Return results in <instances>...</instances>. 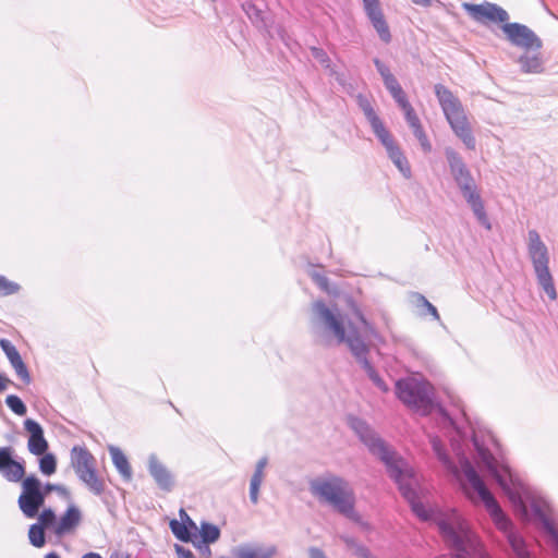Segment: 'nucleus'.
I'll return each mask as SVG.
<instances>
[{
  "label": "nucleus",
  "instance_id": "f257e3e1",
  "mask_svg": "<svg viewBox=\"0 0 558 558\" xmlns=\"http://www.w3.org/2000/svg\"><path fill=\"white\" fill-rule=\"evenodd\" d=\"M473 445L489 474L509 498L515 513L523 520H538L558 546V530L549 517L551 511L549 504L523 483L507 463L499 461L484 444L480 442L475 433L473 434Z\"/></svg>",
  "mask_w": 558,
  "mask_h": 558
},
{
  "label": "nucleus",
  "instance_id": "f03ea898",
  "mask_svg": "<svg viewBox=\"0 0 558 558\" xmlns=\"http://www.w3.org/2000/svg\"><path fill=\"white\" fill-rule=\"evenodd\" d=\"M312 312L311 324L317 340L325 344H330L332 340L338 344L345 343L374 385L383 392H387L389 388L369 363L368 345L361 338L357 329L350 325L347 331L340 312L337 308H329L323 301L314 302Z\"/></svg>",
  "mask_w": 558,
  "mask_h": 558
},
{
  "label": "nucleus",
  "instance_id": "7ed1b4c3",
  "mask_svg": "<svg viewBox=\"0 0 558 558\" xmlns=\"http://www.w3.org/2000/svg\"><path fill=\"white\" fill-rule=\"evenodd\" d=\"M460 464L465 477V483L462 484V487L466 497L474 505L483 504L495 526L506 535L515 558H533L525 541L519 533L513 531L511 520L504 512L470 461L466 458H462Z\"/></svg>",
  "mask_w": 558,
  "mask_h": 558
},
{
  "label": "nucleus",
  "instance_id": "20e7f679",
  "mask_svg": "<svg viewBox=\"0 0 558 558\" xmlns=\"http://www.w3.org/2000/svg\"><path fill=\"white\" fill-rule=\"evenodd\" d=\"M463 9L481 24L501 23V29L511 45L523 50H539L542 48L541 38L524 24L509 23L508 12L498 4L487 1L480 4L463 3Z\"/></svg>",
  "mask_w": 558,
  "mask_h": 558
},
{
  "label": "nucleus",
  "instance_id": "39448f33",
  "mask_svg": "<svg viewBox=\"0 0 558 558\" xmlns=\"http://www.w3.org/2000/svg\"><path fill=\"white\" fill-rule=\"evenodd\" d=\"M311 494L320 502L331 506L344 517L357 521L355 496L350 484L342 477L327 473L310 481Z\"/></svg>",
  "mask_w": 558,
  "mask_h": 558
},
{
  "label": "nucleus",
  "instance_id": "423d86ee",
  "mask_svg": "<svg viewBox=\"0 0 558 558\" xmlns=\"http://www.w3.org/2000/svg\"><path fill=\"white\" fill-rule=\"evenodd\" d=\"M434 90L446 120L456 136L462 141L468 149L474 150L476 147V141L459 98L442 84H436Z\"/></svg>",
  "mask_w": 558,
  "mask_h": 558
},
{
  "label": "nucleus",
  "instance_id": "0eeeda50",
  "mask_svg": "<svg viewBox=\"0 0 558 558\" xmlns=\"http://www.w3.org/2000/svg\"><path fill=\"white\" fill-rule=\"evenodd\" d=\"M397 398L409 409L427 415L434 407L433 387L425 380L407 377L396 383Z\"/></svg>",
  "mask_w": 558,
  "mask_h": 558
},
{
  "label": "nucleus",
  "instance_id": "6e6552de",
  "mask_svg": "<svg viewBox=\"0 0 558 558\" xmlns=\"http://www.w3.org/2000/svg\"><path fill=\"white\" fill-rule=\"evenodd\" d=\"M527 253L538 284L551 301L557 300V291L549 270L548 248L536 230H530L527 233Z\"/></svg>",
  "mask_w": 558,
  "mask_h": 558
},
{
  "label": "nucleus",
  "instance_id": "1a4fd4ad",
  "mask_svg": "<svg viewBox=\"0 0 558 558\" xmlns=\"http://www.w3.org/2000/svg\"><path fill=\"white\" fill-rule=\"evenodd\" d=\"M71 465L77 477L93 494L99 496L105 492V481L97 473L96 459L85 447L72 448Z\"/></svg>",
  "mask_w": 558,
  "mask_h": 558
},
{
  "label": "nucleus",
  "instance_id": "9d476101",
  "mask_svg": "<svg viewBox=\"0 0 558 558\" xmlns=\"http://www.w3.org/2000/svg\"><path fill=\"white\" fill-rule=\"evenodd\" d=\"M45 499L46 493L43 490L41 482L35 475H29L22 481V493L17 504L26 518H35Z\"/></svg>",
  "mask_w": 558,
  "mask_h": 558
},
{
  "label": "nucleus",
  "instance_id": "9b49d317",
  "mask_svg": "<svg viewBox=\"0 0 558 558\" xmlns=\"http://www.w3.org/2000/svg\"><path fill=\"white\" fill-rule=\"evenodd\" d=\"M445 155L450 168V172L462 195H466L473 191H476L475 181L461 156L450 147L446 148Z\"/></svg>",
  "mask_w": 558,
  "mask_h": 558
},
{
  "label": "nucleus",
  "instance_id": "f8f14e48",
  "mask_svg": "<svg viewBox=\"0 0 558 558\" xmlns=\"http://www.w3.org/2000/svg\"><path fill=\"white\" fill-rule=\"evenodd\" d=\"M366 16L372 26L375 28L379 38L385 43L391 41V33L389 25L385 19L379 0H362Z\"/></svg>",
  "mask_w": 558,
  "mask_h": 558
},
{
  "label": "nucleus",
  "instance_id": "ddd939ff",
  "mask_svg": "<svg viewBox=\"0 0 558 558\" xmlns=\"http://www.w3.org/2000/svg\"><path fill=\"white\" fill-rule=\"evenodd\" d=\"M366 16L372 26L375 28L379 38L385 43L391 41V33L389 25L385 19L379 0H362Z\"/></svg>",
  "mask_w": 558,
  "mask_h": 558
},
{
  "label": "nucleus",
  "instance_id": "4468645a",
  "mask_svg": "<svg viewBox=\"0 0 558 558\" xmlns=\"http://www.w3.org/2000/svg\"><path fill=\"white\" fill-rule=\"evenodd\" d=\"M12 454V447H0V473L7 481L17 483L24 478L25 465L23 460H14Z\"/></svg>",
  "mask_w": 558,
  "mask_h": 558
},
{
  "label": "nucleus",
  "instance_id": "2eb2a0df",
  "mask_svg": "<svg viewBox=\"0 0 558 558\" xmlns=\"http://www.w3.org/2000/svg\"><path fill=\"white\" fill-rule=\"evenodd\" d=\"M82 519L83 515L80 508L74 504H70L64 513L57 520L54 535L62 537L72 534L81 524Z\"/></svg>",
  "mask_w": 558,
  "mask_h": 558
},
{
  "label": "nucleus",
  "instance_id": "dca6fc26",
  "mask_svg": "<svg viewBox=\"0 0 558 558\" xmlns=\"http://www.w3.org/2000/svg\"><path fill=\"white\" fill-rule=\"evenodd\" d=\"M277 555L278 546L275 544L251 543L234 549L235 558H275Z\"/></svg>",
  "mask_w": 558,
  "mask_h": 558
},
{
  "label": "nucleus",
  "instance_id": "f3484780",
  "mask_svg": "<svg viewBox=\"0 0 558 558\" xmlns=\"http://www.w3.org/2000/svg\"><path fill=\"white\" fill-rule=\"evenodd\" d=\"M24 428L29 433L27 448L35 456H43L48 449V442L44 436V429L36 421L26 418Z\"/></svg>",
  "mask_w": 558,
  "mask_h": 558
},
{
  "label": "nucleus",
  "instance_id": "a211bd4d",
  "mask_svg": "<svg viewBox=\"0 0 558 558\" xmlns=\"http://www.w3.org/2000/svg\"><path fill=\"white\" fill-rule=\"evenodd\" d=\"M148 471L160 489L170 492L173 488L172 474L155 454H151L148 459Z\"/></svg>",
  "mask_w": 558,
  "mask_h": 558
},
{
  "label": "nucleus",
  "instance_id": "6ab92c4d",
  "mask_svg": "<svg viewBox=\"0 0 558 558\" xmlns=\"http://www.w3.org/2000/svg\"><path fill=\"white\" fill-rule=\"evenodd\" d=\"M517 62L520 64V69L526 74H541L544 72V60L539 50H524Z\"/></svg>",
  "mask_w": 558,
  "mask_h": 558
},
{
  "label": "nucleus",
  "instance_id": "aec40b11",
  "mask_svg": "<svg viewBox=\"0 0 558 558\" xmlns=\"http://www.w3.org/2000/svg\"><path fill=\"white\" fill-rule=\"evenodd\" d=\"M268 459L266 457L258 460L255 471L250 482V499L253 505H256L259 499V488L265 478V468L267 466Z\"/></svg>",
  "mask_w": 558,
  "mask_h": 558
},
{
  "label": "nucleus",
  "instance_id": "412c9836",
  "mask_svg": "<svg viewBox=\"0 0 558 558\" xmlns=\"http://www.w3.org/2000/svg\"><path fill=\"white\" fill-rule=\"evenodd\" d=\"M466 203L471 206L477 221L487 230L492 229V225L489 222V219L486 215L484 204L482 202L481 195L478 194L477 190L473 191L466 195H463Z\"/></svg>",
  "mask_w": 558,
  "mask_h": 558
},
{
  "label": "nucleus",
  "instance_id": "4be33fe9",
  "mask_svg": "<svg viewBox=\"0 0 558 558\" xmlns=\"http://www.w3.org/2000/svg\"><path fill=\"white\" fill-rule=\"evenodd\" d=\"M108 449H109L112 462H113L116 469L118 470V472L122 475L123 478H125L128 481L131 480L132 469H131V465H130L129 460L125 457V454L122 452L121 449H119L118 447H114V446H109Z\"/></svg>",
  "mask_w": 558,
  "mask_h": 558
},
{
  "label": "nucleus",
  "instance_id": "5701e85b",
  "mask_svg": "<svg viewBox=\"0 0 558 558\" xmlns=\"http://www.w3.org/2000/svg\"><path fill=\"white\" fill-rule=\"evenodd\" d=\"M429 441L432 445V448L437 456L438 460L441 462V464L453 475L458 476L459 469L458 466L451 461L449 456L444 450L442 444L440 439L437 436H430Z\"/></svg>",
  "mask_w": 558,
  "mask_h": 558
},
{
  "label": "nucleus",
  "instance_id": "b1692460",
  "mask_svg": "<svg viewBox=\"0 0 558 558\" xmlns=\"http://www.w3.org/2000/svg\"><path fill=\"white\" fill-rule=\"evenodd\" d=\"M389 158L395 163V166L399 169V171L404 175V178L411 177V167L407 157L401 151L400 147L395 144L386 149Z\"/></svg>",
  "mask_w": 558,
  "mask_h": 558
},
{
  "label": "nucleus",
  "instance_id": "393cba45",
  "mask_svg": "<svg viewBox=\"0 0 558 558\" xmlns=\"http://www.w3.org/2000/svg\"><path fill=\"white\" fill-rule=\"evenodd\" d=\"M373 132L383 144V146L387 149L388 147L395 145V140L390 132L385 128L383 121L379 119L371 124Z\"/></svg>",
  "mask_w": 558,
  "mask_h": 558
},
{
  "label": "nucleus",
  "instance_id": "a878e982",
  "mask_svg": "<svg viewBox=\"0 0 558 558\" xmlns=\"http://www.w3.org/2000/svg\"><path fill=\"white\" fill-rule=\"evenodd\" d=\"M373 132L383 144V146L387 149L388 147L395 145V140L390 132L385 128L383 121L379 119L371 124Z\"/></svg>",
  "mask_w": 558,
  "mask_h": 558
},
{
  "label": "nucleus",
  "instance_id": "bb28decb",
  "mask_svg": "<svg viewBox=\"0 0 558 558\" xmlns=\"http://www.w3.org/2000/svg\"><path fill=\"white\" fill-rule=\"evenodd\" d=\"M199 533H201L203 544L215 543L220 537L219 527L217 525L208 523V522H202Z\"/></svg>",
  "mask_w": 558,
  "mask_h": 558
},
{
  "label": "nucleus",
  "instance_id": "cd10ccee",
  "mask_svg": "<svg viewBox=\"0 0 558 558\" xmlns=\"http://www.w3.org/2000/svg\"><path fill=\"white\" fill-rule=\"evenodd\" d=\"M45 529L46 527L41 526L40 524H36V523H34L29 526L28 538H29V543L34 547L40 548L45 545V543H46Z\"/></svg>",
  "mask_w": 558,
  "mask_h": 558
},
{
  "label": "nucleus",
  "instance_id": "c85d7f7f",
  "mask_svg": "<svg viewBox=\"0 0 558 558\" xmlns=\"http://www.w3.org/2000/svg\"><path fill=\"white\" fill-rule=\"evenodd\" d=\"M357 105L365 114L367 121L369 124L374 123L375 121L379 120V117L376 114L371 101L363 95H357L356 97Z\"/></svg>",
  "mask_w": 558,
  "mask_h": 558
},
{
  "label": "nucleus",
  "instance_id": "c756f323",
  "mask_svg": "<svg viewBox=\"0 0 558 558\" xmlns=\"http://www.w3.org/2000/svg\"><path fill=\"white\" fill-rule=\"evenodd\" d=\"M36 524H40L46 529H50L54 534V529L57 524V517L54 511L51 508H46L38 515V522Z\"/></svg>",
  "mask_w": 558,
  "mask_h": 558
},
{
  "label": "nucleus",
  "instance_id": "7c9ffc66",
  "mask_svg": "<svg viewBox=\"0 0 558 558\" xmlns=\"http://www.w3.org/2000/svg\"><path fill=\"white\" fill-rule=\"evenodd\" d=\"M57 460L52 453H44L39 460V470L45 475H51L56 472Z\"/></svg>",
  "mask_w": 558,
  "mask_h": 558
},
{
  "label": "nucleus",
  "instance_id": "2f4dec72",
  "mask_svg": "<svg viewBox=\"0 0 558 558\" xmlns=\"http://www.w3.org/2000/svg\"><path fill=\"white\" fill-rule=\"evenodd\" d=\"M10 363H11V366L14 368L17 377L24 384H29L32 378H31L29 372H28L25 363L23 362L22 357L19 356L16 360H11Z\"/></svg>",
  "mask_w": 558,
  "mask_h": 558
},
{
  "label": "nucleus",
  "instance_id": "473e14b6",
  "mask_svg": "<svg viewBox=\"0 0 558 558\" xmlns=\"http://www.w3.org/2000/svg\"><path fill=\"white\" fill-rule=\"evenodd\" d=\"M189 527L190 526H187L186 524L180 523L177 520H172L170 522L171 532L178 539L182 542H189L191 539Z\"/></svg>",
  "mask_w": 558,
  "mask_h": 558
},
{
  "label": "nucleus",
  "instance_id": "72a5a7b5",
  "mask_svg": "<svg viewBox=\"0 0 558 558\" xmlns=\"http://www.w3.org/2000/svg\"><path fill=\"white\" fill-rule=\"evenodd\" d=\"M350 308L353 313V315L357 318V320L361 323L362 325V329L365 333L367 335H374L375 331H374V327L373 325L365 318L363 312L361 311V308L354 303V302H351L350 303Z\"/></svg>",
  "mask_w": 558,
  "mask_h": 558
},
{
  "label": "nucleus",
  "instance_id": "f704fd0d",
  "mask_svg": "<svg viewBox=\"0 0 558 558\" xmlns=\"http://www.w3.org/2000/svg\"><path fill=\"white\" fill-rule=\"evenodd\" d=\"M312 56L326 69L330 70L331 75H337L336 71L331 68V61L326 51L322 48L312 47L311 48Z\"/></svg>",
  "mask_w": 558,
  "mask_h": 558
},
{
  "label": "nucleus",
  "instance_id": "c9c22d12",
  "mask_svg": "<svg viewBox=\"0 0 558 558\" xmlns=\"http://www.w3.org/2000/svg\"><path fill=\"white\" fill-rule=\"evenodd\" d=\"M7 405L17 415H25L26 414V405L23 403V401L15 395H10L5 399Z\"/></svg>",
  "mask_w": 558,
  "mask_h": 558
},
{
  "label": "nucleus",
  "instance_id": "e433bc0d",
  "mask_svg": "<svg viewBox=\"0 0 558 558\" xmlns=\"http://www.w3.org/2000/svg\"><path fill=\"white\" fill-rule=\"evenodd\" d=\"M19 284L8 280L5 277L0 276V292L4 295L13 294L17 292Z\"/></svg>",
  "mask_w": 558,
  "mask_h": 558
},
{
  "label": "nucleus",
  "instance_id": "4c0bfd02",
  "mask_svg": "<svg viewBox=\"0 0 558 558\" xmlns=\"http://www.w3.org/2000/svg\"><path fill=\"white\" fill-rule=\"evenodd\" d=\"M310 276L316 282V284L324 291L329 290V280L325 275H322L315 270L310 271Z\"/></svg>",
  "mask_w": 558,
  "mask_h": 558
},
{
  "label": "nucleus",
  "instance_id": "58836bf2",
  "mask_svg": "<svg viewBox=\"0 0 558 558\" xmlns=\"http://www.w3.org/2000/svg\"><path fill=\"white\" fill-rule=\"evenodd\" d=\"M402 111L404 112L405 120L410 128H413L421 123L418 117L416 116L411 105L402 109Z\"/></svg>",
  "mask_w": 558,
  "mask_h": 558
},
{
  "label": "nucleus",
  "instance_id": "ea45409f",
  "mask_svg": "<svg viewBox=\"0 0 558 558\" xmlns=\"http://www.w3.org/2000/svg\"><path fill=\"white\" fill-rule=\"evenodd\" d=\"M43 490L44 493H46V496L50 493V492H57L59 493L61 496L65 497V498H70V493L69 490L64 487V486H61V485H57V484H46L45 486H43Z\"/></svg>",
  "mask_w": 558,
  "mask_h": 558
},
{
  "label": "nucleus",
  "instance_id": "a19ab883",
  "mask_svg": "<svg viewBox=\"0 0 558 558\" xmlns=\"http://www.w3.org/2000/svg\"><path fill=\"white\" fill-rule=\"evenodd\" d=\"M391 96L401 109H404L405 107L411 105L402 87L392 93Z\"/></svg>",
  "mask_w": 558,
  "mask_h": 558
},
{
  "label": "nucleus",
  "instance_id": "79ce46f5",
  "mask_svg": "<svg viewBox=\"0 0 558 558\" xmlns=\"http://www.w3.org/2000/svg\"><path fill=\"white\" fill-rule=\"evenodd\" d=\"M418 302L435 319H440L437 308L425 296L418 295Z\"/></svg>",
  "mask_w": 558,
  "mask_h": 558
},
{
  "label": "nucleus",
  "instance_id": "37998d69",
  "mask_svg": "<svg viewBox=\"0 0 558 558\" xmlns=\"http://www.w3.org/2000/svg\"><path fill=\"white\" fill-rule=\"evenodd\" d=\"M374 64H375L377 71H378V73L380 74L383 81H385L388 77H391L393 75L390 72V69L385 63H383L379 59L375 58L374 59Z\"/></svg>",
  "mask_w": 558,
  "mask_h": 558
},
{
  "label": "nucleus",
  "instance_id": "c03bdc74",
  "mask_svg": "<svg viewBox=\"0 0 558 558\" xmlns=\"http://www.w3.org/2000/svg\"><path fill=\"white\" fill-rule=\"evenodd\" d=\"M385 87L389 90L390 94L395 93L397 89L401 88V85L397 81V78L392 75L384 81Z\"/></svg>",
  "mask_w": 558,
  "mask_h": 558
},
{
  "label": "nucleus",
  "instance_id": "a18cd8bd",
  "mask_svg": "<svg viewBox=\"0 0 558 558\" xmlns=\"http://www.w3.org/2000/svg\"><path fill=\"white\" fill-rule=\"evenodd\" d=\"M179 515H180V519H181L180 523H184V524H186L187 526H190L191 529H194V530L197 529L196 523L190 518V515L186 513V511L184 509H180Z\"/></svg>",
  "mask_w": 558,
  "mask_h": 558
},
{
  "label": "nucleus",
  "instance_id": "49530a36",
  "mask_svg": "<svg viewBox=\"0 0 558 558\" xmlns=\"http://www.w3.org/2000/svg\"><path fill=\"white\" fill-rule=\"evenodd\" d=\"M353 554L357 558H373L369 550L361 544L359 546H356V548L353 550Z\"/></svg>",
  "mask_w": 558,
  "mask_h": 558
},
{
  "label": "nucleus",
  "instance_id": "de8ad7c7",
  "mask_svg": "<svg viewBox=\"0 0 558 558\" xmlns=\"http://www.w3.org/2000/svg\"><path fill=\"white\" fill-rule=\"evenodd\" d=\"M175 551L179 558H195L190 549H186L180 545H175Z\"/></svg>",
  "mask_w": 558,
  "mask_h": 558
},
{
  "label": "nucleus",
  "instance_id": "09e8293b",
  "mask_svg": "<svg viewBox=\"0 0 558 558\" xmlns=\"http://www.w3.org/2000/svg\"><path fill=\"white\" fill-rule=\"evenodd\" d=\"M417 141L420 142V145L425 153L432 151V144L428 141L426 134L422 135L421 137H417Z\"/></svg>",
  "mask_w": 558,
  "mask_h": 558
},
{
  "label": "nucleus",
  "instance_id": "8fccbe9b",
  "mask_svg": "<svg viewBox=\"0 0 558 558\" xmlns=\"http://www.w3.org/2000/svg\"><path fill=\"white\" fill-rule=\"evenodd\" d=\"M308 556H310V558H327L325 553L320 548H317V547H310Z\"/></svg>",
  "mask_w": 558,
  "mask_h": 558
},
{
  "label": "nucleus",
  "instance_id": "3c124183",
  "mask_svg": "<svg viewBox=\"0 0 558 558\" xmlns=\"http://www.w3.org/2000/svg\"><path fill=\"white\" fill-rule=\"evenodd\" d=\"M341 539L344 542L347 547L351 550H354L356 548V546L360 545L359 543H356V541L353 537H350V536H341Z\"/></svg>",
  "mask_w": 558,
  "mask_h": 558
},
{
  "label": "nucleus",
  "instance_id": "603ef678",
  "mask_svg": "<svg viewBox=\"0 0 558 558\" xmlns=\"http://www.w3.org/2000/svg\"><path fill=\"white\" fill-rule=\"evenodd\" d=\"M439 412V415L441 416V421L450 426H453L454 422L452 421V418L447 414V412L442 409V408H439L438 410Z\"/></svg>",
  "mask_w": 558,
  "mask_h": 558
},
{
  "label": "nucleus",
  "instance_id": "864d4df0",
  "mask_svg": "<svg viewBox=\"0 0 558 558\" xmlns=\"http://www.w3.org/2000/svg\"><path fill=\"white\" fill-rule=\"evenodd\" d=\"M0 347L4 353L9 352V350L14 348V345L7 339L0 340Z\"/></svg>",
  "mask_w": 558,
  "mask_h": 558
},
{
  "label": "nucleus",
  "instance_id": "5fc2aeb1",
  "mask_svg": "<svg viewBox=\"0 0 558 558\" xmlns=\"http://www.w3.org/2000/svg\"><path fill=\"white\" fill-rule=\"evenodd\" d=\"M5 355L9 361L16 360L19 356H21L15 347L13 349L9 350V352H7Z\"/></svg>",
  "mask_w": 558,
  "mask_h": 558
},
{
  "label": "nucleus",
  "instance_id": "6e6d98bb",
  "mask_svg": "<svg viewBox=\"0 0 558 558\" xmlns=\"http://www.w3.org/2000/svg\"><path fill=\"white\" fill-rule=\"evenodd\" d=\"M11 384V380L0 374V391H3L8 388V385Z\"/></svg>",
  "mask_w": 558,
  "mask_h": 558
},
{
  "label": "nucleus",
  "instance_id": "4d7b16f0",
  "mask_svg": "<svg viewBox=\"0 0 558 558\" xmlns=\"http://www.w3.org/2000/svg\"><path fill=\"white\" fill-rule=\"evenodd\" d=\"M413 130V133H414V136L417 138V137H421L422 135L425 134L424 130H423V126L422 124H417L413 128H411Z\"/></svg>",
  "mask_w": 558,
  "mask_h": 558
},
{
  "label": "nucleus",
  "instance_id": "13d9d810",
  "mask_svg": "<svg viewBox=\"0 0 558 558\" xmlns=\"http://www.w3.org/2000/svg\"><path fill=\"white\" fill-rule=\"evenodd\" d=\"M110 558H130V556L123 551H114L111 554Z\"/></svg>",
  "mask_w": 558,
  "mask_h": 558
},
{
  "label": "nucleus",
  "instance_id": "bf43d9fd",
  "mask_svg": "<svg viewBox=\"0 0 558 558\" xmlns=\"http://www.w3.org/2000/svg\"><path fill=\"white\" fill-rule=\"evenodd\" d=\"M82 558H102V557L98 553L90 551V553L83 555Z\"/></svg>",
  "mask_w": 558,
  "mask_h": 558
},
{
  "label": "nucleus",
  "instance_id": "052dcab7",
  "mask_svg": "<svg viewBox=\"0 0 558 558\" xmlns=\"http://www.w3.org/2000/svg\"><path fill=\"white\" fill-rule=\"evenodd\" d=\"M199 549L203 554L210 555V548L208 547V544H204L203 546H199Z\"/></svg>",
  "mask_w": 558,
  "mask_h": 558
},
{
  "label": "nucleus",
  "instance_id": "680f3d73",
  "mask_svg": "<svg viewBox=\"0 0 558 558\" xmlns=\"http://www.w3.org/2000/svg\"><path fill=\"white\" fill-rule=\"evenodd\" d=\"M415 4L420 5H428L430 3V0H412Z\"/></svg>",
  "mask_w": 558,
  "mask_h": 558
},
{
  "label": "nucleus",
  "instance_id": "e2e57ef3",
  "mask_svg": "<svg viewBox=\"0 0 558 558\" xmlns=\"http://www.w3.org/2000/svg\"><path fill=\"white\" fill-rule=\"evenodd\" d=\"M45 558H60L58 554L56 553H49L45 556Z\"/></svg>",
  "mask_w": 558,
  "mask_h": 558
},
{
  "label": "nucleus",
  "instance_id": "0e129e2a",
  "mask_svg": "<svg viewBox=\"0 0 558 558\" xmlns=\"http://www.w3.org/2000/svg\"><path fill=\"white\" fill-rule=\"evenodd\" d=\"M453 427L456 428L457 433H460L459 427H456L454 425H453Z\"/></svg>",
  "mask_w": 558,
  "mask_h": 558
},
{
  "label": "nucleus",
  "instance_id": "69168bd1",
  "mask_svg": "<svg viewBox=\"0 0 558 558\" xmlns=\"http://www.w3.org/2000/svg\"><path fill=\"white\" fill-rule=\"evenodd\" d=\"M453 427L456 428L457 433H460L459 427H456L454 425H453Z\"/></svg>",
  "mask_w": 558,
  "mask_h": 558
}]
</instances>
